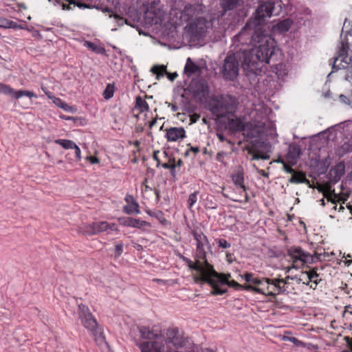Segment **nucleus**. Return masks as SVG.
<instances>
[{
  "label": "nucleus",
  "mask_w": 352,
  "mask_h": 352,
  "mask_svg": "<svg viewBox=\"0 0 352 352\" xmlns=\"http://www.w3.org/2000/svg\"><path fill=\"white\" fill-rule=\"evenodd\" d=\"M96 234L109 230V223L106 221L95 222Z\"/></svg>",
  "instance_id": "cd10ccee"
},
{
  "label": "nucleus",
  "mask_w": 352,
  "mask_h": 352,
  "mask_svg": "<svg viewBox=\"0 0 352 352\" xmlns=\"http://www.w3.org/2000/svg\"><path fill=\"white\" fill-rule=\"evenodd\" d=\"M109 229L112 231L118 232V228L114 223L109 224Z\"/></svg>",
  "instance_id": "5fc2aeb1"
},
{
  "label": "nucleus",
  "mask_w": 352,
  "mask_h": 352,
  "mask_svg": "<svg viewBox=\"0 0 352 352\" xmlns=\"http://www.w3.org/2000/svg\"><path fill=\"white\" fill-rule=\"evenodd\" d=\"M242 278L247 282L255 285L254 292L265 296H275L281 294V289L276 285L275 278L254 277L252 273H246Z\"/></svg>",
  "instance_id": "39448f33"
},
{
  "label": "nucleus",
  "mask_w": 352,
  "mask_h": 352,
  "mask_svg": "<svg viewBox=\"0 0 352 352\" xmlns=\"http://www.w3.org/2000/svg\"><path fill=\"white\" fill-rule=\"evenodd\" d=\"M162 166L166 169H170L172 174H173V172H174L176 165L174 163H171V164L164 163V164H162Z\"/></svg>",
  "instance_id": "58836bf2"
},
{
  "label": "nucleus",
  "mask_w": 352,
  "mask_h": 352,
  "mask_svg": "<svg viewBox=\"0 0 352 352\" xmlns=\"http://www.w3.org/2000/svg\"><path fill=\"white\" fill-rule=\"evenodd\" d=\"M81 322L83 326L89 331H91L93 335L96 334L98 324L92 315H88L87 317L82 318L81 319Z\"/></svg>",
  "instance_id": "dca6fc26"
},
{
  "label": "nucleus",
  "mask_w": 352,
  "mask_h": 352,
  "mask_svg": "<svg viewBox=\"0 0 352 352\" xmlns=\"http://www.w3.org/2000/svg\"><path fill=\"white\" fill-rule=\"evenodd\" d=\"M292 23L293 21L290 19H285L275 24L272 27V31L274 33H285L290 29Z\"/></svg>",
  "instance_id": "4468645a"
},
{
  "label": "nucleus",
  "mask_w": 352,
  "mask_h": 352,
  "mask_svg": "<svg viewBox=\"0 0 352 352\" xmlns=\"http://www.w3.org/2000/svg\"><path fill=\"white\" fill-rule=\"evenodd\" d=\"M63 110H65V111H67V112H71V113H74L76 111V108H74V107H72L70 105H69L67 103H66L65 102V103L63 104L62 108Z\"/></svg>",
  "instance_id": "4c0bfd02"
},
{
  "label": "nucleus",
  "mask_w": 352,
  "mask_h": 352,
  "mask_svg": "<svg viewBox=\"0 0 352 352\" xmlns=\"http://www.w3.org/2000/svg\"><path fill=\"white\" fill-rule=\"evenodd\" d=\"M322 280L317 273L316 269L311 270L310 274V288L316 289L318 283Z\"/></svg>",
  "instance_id": "aec40b11"
},
{
  "label": "nucleus",
  "mask_w": 352,
  "mask_h": 352,
  "mask_svg": "<svg viewBox=\"0 0 352 352\" xmlns=\"http://www.w3.org/2000/svg\"><path fill=\"white\" fill-rule=\"evenodd\" d=\"M339 98H340V101L342 103H344V104H349V100L344 94H340Z\"/></svg>",
  "instance_id": "a18cd8bd"
},
{
  "label": "nucleus",
  "mask_w": 352,
  "mask_h": 352,
  "mask_svg": "<svg viewBox=\"0 0 352 352\" xmlns=\"http://www.w3.org/2000/svg\"><path fill=\"white\" fill-rule=\"evenodd\" d=\"M232 181L235 186L241 189L242 192H244L245 201H248V196L246 193L247 188L244 185V171L242 166H239L235 170V173L231 176Z\"/></svg>",
  "instance_id": "1a4fd4ad"
},
{
  "label": "nucleus",
  "mask_w": 352,
  "mask_h": 352,
  "mask_svg": "<svg viewBox=\"0 0 352 352\" xmlns=\"http://www.w3.org/2000/svg\"><path fill=\"white\" fill-rule=\"evenodd\" d=\"M62 118L65 119V120H72V117H66V116H64V117H61Z\"/></svg>",
  "instance_id": "e2e57ef3"
},
{
  "label": "nucleus",
  "mask_w": 352,
  "mask_h": 352,
  "mask_svg": "<svg viewBox=\"0 0 352 352\" xmlns=\"http://www.w3.org/2000/svg\"><path fill=\"white\" fill-rule=\"evenodd\" d=\"M201 352H215V351H213L212 350L209 349H204L201 351Z\"/></svg>",
  "instance_id": "680f3d73"
},
{
  "label": "nucleus",
  "mask_w": 352,
  "mask_h": 352,
  "mask_svg": "<svg viewBox=\"0 0 352 352\" xmlns=\"http://www.w3.org/2000/svg\"><path fill=\"white\" fill-rule=\"evenodd\" d=\"M321 202H322V205L324 206V200L323 199H321Z\"/></svg>",
  "instance_id": "69168bd1"
},
{
  "label": "nucleus",
  "mask_w": 352,
  "mask_h": 352,
  "mask_svg": "<svg viewBox=\"0 0 352 352\" xmlns=\"http://www.w3.org/2000/svg\"><path fill=\"white\" fill-rule=\"evenodd\" d=\"M188 267L190 270L197 272V274L194 276V280L196 283L206 282L211 285L212 291L211 294L213 295H221L227 292L225 285L232 287L238 289L241 285L235 280H230L231 277L230 274H218L212 265L208 267H201L199 264L194 265L192 262L188 258H184Z\"/></svg>",
  "instance_id": "f03ea898"
},
{
  "label": "nucleus",
  "mask_w": 352,
  "mask_h": 352,
  "mask_svg": "<svg viewBox=\"0 0 352 352\" xmlns=\"http://www.w3.org/2000/svg\"><path fill=\"white\" fill-rule=\"evenodd\" d=\"M217 137L221 142H224L226 138L222 133H217Z\"/></svg>",
  "instance_id": "bf43d9fd"
},
{
  "label": "nucleus",
  "mask_w": 352,
  "mask_h": 352,
  "mask_svg": "<svg viewBox=\"0 0 352 352\" xmlns=\"http://www.w3.org/2000/svg\"><path fill=\"white\" fill-rule=\"evenodd\" d=\"M45 94L49 97V96H52L51 92L45 91Z\"/></svg>",
  "instance_id": "0e129e2a"
},
{
  "label": "nucleus",
  "mask_w": 352,
  "mask_h": 352,
  "mask_svg": "<svg viewBox=\"0 0 352 352\" xmlns=\"http://www.w3.org/2000/svg\"><path fill=\"white\" fill-rule=\"evenodd\" d=\"M85 45L87 47H88L89 49H90L92 51H94V52H95L96 53H98V54L103 53L104 52V50L103 47H98L96 44H94V43H91V42H89V41H86L85 43Z\"/></svg>",
  "instance_id": "7c9ffc66"
},
{
  "label": "nucleus",
  "mask_w": 352,
  "mask_h": 352,
  "mask_svg": "<svg viewBox=\"0 0 352 352\" xmlns=\"http://www.w3.org/2000/svg\"><path fill=\"white\" fill-rule=\"evenodd\" d=\"M49 98L52 99L53 102L58 107L62 108L63 104L65 103L60 98L54 97L53 96H49Z\"/></svg>",
  "instance_id": "c9c22d12"
},
{
  "label": "nucleus",
  "mask_w": 352,
  "mask_h": 352,
  "mask_svg": "<svg viewBox=\"0 0 352 352\" xmlns=\"http://www.w3.org/2000/svg\"><path fill=\"white\" fill-rule=\"evenodd\" d=\"M217 243L219 248L223 249L229 248L231 246V244L224 239H217Z\"/></svg>",
  "instance_id": "f704fd0d"
},
{
  "label": "nucleus",
  "mask_w": 352,
  "mask_h": 352,
  "mask_svg": "<svg viewBox=\"0 0 352 352\" xmlns=\"http://www.w3.org/2000/svg\"><path fill=\"white\" fill-rule=\"evenodd\" d=\"M225 155L224 153H218L217 155V160L219 162H222V158Z\"/></svg>",
  "instance_id": "864d4df0"
},
{
  "label": "nucleus",
  "mask_w": 352,
  "mask_h": 352,
  "mask_svg": "<svg viewBox=\"0 0 352 352\" xmlns=\"http://www.w3.org/2000/svg\"><path fill=\"white\" fill-rule=\"evenodd\" d=\"M254 167L256 168L257 172L261 175L263 177H268V174L267 173H265V171L264 170H259L258 169L255 165H254Z\"/></svg>",
  "instance_id": "8fccbe9b"
},
{
  "label": "nucleus",
  "mask_w": 352,
  "mask_h": 352,
  "mask_svg": "<svg viewBox=\"0 0 352 352\" xmlns=\"http://www.w3.org/2000/svg\"><path fill=\"white\" fill-rule=\"evenodd\" d=\"M54 142L65 149H73L74 147H76V144L70 140L58 139Z\"/></svg>",
  "instance_id": "4be33fe9"
},
{
  "label": "nucleus",
  "mask_w": 352,
  "mask_h": 352,
  "mask_svg": "<svg viewBox=\"0 0 352 352\" xmlns=\"http://www.w3.org/2000/svg\"><path fill=\"white\" fill-rule=\"evenodd\" d=\"M283 340L285 341H289V342L294 343L297 346H304V343L302 341L298 340L295 337L285 336H283Z\"/></svg>",
  "instance_id": "473e14b6"
},
{
  "label": "nucleus",
  "mask_w": 352,
  "mask_h": 352,
  "mask_svg": "<svg viewBox=\"0 0 352 352\" xmlns=\"http://www.w3.org/2000/svg\"><path fill=\"white\" fill-rule=\"evenodd\" d=\"M268 112L269 109L263 103H259L252 110L250 116L256 125L261 126L267 120Z\"/></svg>",
  "instance_id": "6e6552de"
},
{
  "label": "nucleus",
  "mask_w": 352,
  "mask_h": 352,
  "mask_svg": "<svg viewBox=\"0 0 352 352\" xmlns=\"http://www.w3.org/2000/svg\"><path fill=\"white\" fill-rule=\"evenodd\" d=\"M23 96H27L28 98H36L37 96L34 92L28 91V90H19L15 91L14 98L16 99H19Z\"/></svg>",
  "instance_id": "b1692460"
},
{
  "label": "nucleus",
  "mask_w": 352,
  "mask_h": 352,
  "mask_svg": "<svg viewBox=\"0 0 352 352\" xmlns=\"http://www.w3.org/2000/svg\"><path fill=\"white\" fill-rule=\"evenodd\" d=\"M226 260L229 263H232V254L231 253H226Z\"/></svg>",
  "instance_id": "603ef678"
},
{
  "label": "nucleus",
  "mask_w": 352,
  "mask_h": 352,
  "mask_svg": "<svg viewBox=\"0 0 352 352\" xmlns=\"http://www.w3.org/2000/svg\"><path fill=\"white\" fill-rule=\"evenodd\" d=\"M282 10V1L281 0H261V4L256 9L254 19H250L246 23L245 26L241 30L239 34V37L241 40L246 35L250 36L254 31L253 36L257 32L265 34L259 26L265 19L270 18L273 15H278Z\"/></svg>",
  "instance_id": "7ed1b4c3"
},
{
  "label": "nucleus",
  "mask_w": 352,
  "mask_h": 352,
  "mask_svg": "<svg viewBox=\"0 0 352 352\" xmlns=\"http://www.w3.org/2000/svg\"><path fill=\"white\" fill-rule=\"evenodd\" d=\"M73 149L75 150V155L78 161L81 160V151L80 148L76 144V147H74Z\"/></svg>",
  "instance_id": "a19ab883"
},
{
  "label": "nucleus",
  "mask_w": 352,
  "mask_h": 352,
  "mask_svg": "<svg viewBox=\"0 0 352 352\" xmlns=\"http://www.w3.org/2000/svg\"><path fill=\"white\" fill-rule=\"evenodd\" d=\"M157 122V120L154 119L149 123V128L151 129Z\"/></svg>",
  "instance_id": "052dcab7"
},
{
  "label": "nucleus",
  "mask_w": 352,
  "mask_h": 352,
  "mask_svg": "<svg viewBox=\"0 0 352 352\" xmlns=\"http://www.w3.org/2000/svg\"><path fill=\"white\" fill-rule=\"evenodd\" d=\"M123 250V245L122 243L116 245V252L117 256H120Z\"/></svg>",
  "instance_id": "79ce46f5"
},
{
  "label": "nucleus",
  "mask_w": 352,
  "mask_h": 352,
  "mask_svg": "<svg viewBox=\"0 0 352 352\" xmlns=\"http://www.w3.org/2000/svg\"><path fill=\"white\" fill-rule=\"evenodd\" d=\"M198 193L199 192L196 191L189 195L188 199V206L189 208H192L194 204L197 202Z\"/></svg>",
  "instance_id": "72a5a7b5"
},
{
  "label": "nucleus",
  "mask_w": 352,
  "mask_h": 352,
  "mask_svg": "<svg viewBox=\"0 0 352 352\" xmlns=\"http://www.w3.org/2000/svg\"><path fill=\"white\" fill-rule=\"evenodd\" d=\"M63 9H68L72 10L73 8H75L76 6L78 7L79 8H89L90 6L89 5H87L85 3H76L74 0H69V5L66 7L65 4L63 5Z\"/></svg>",
  "instance_id": "bb28decb"
},
{
  "label": "nucleus",
  "mask_w": 352,
  "mask_h": 352,
  "mask_svg": "<svg viewBox=\"0 0 352 352\" xmlns=\"http://www.w3.org/2000/svg\"><path fill=\"white\" fill-rule=\"evenodd\" d=\"M118 222L120 225L126 227L140 228L144 226H149V223L145 221L140 219H136L132 217H120L118 218Z\"/></svg>",
  "instance_id": "ddd939ff"
},
{
  "label": "nucleus",
  "mask_w": 352,
  "mask_h": 352,
  "mask_svg": "<svg viewBox=\"0 0 352 352\" xmlns=\"http://www.w3.org/2000/svg\"><path fill=\"white\" fill-rule=\"evenodd\" d=\"M159 151H155L153 153V159L157 162V166L160 164V160L157 157Z\"/></svg>",
  "instance_id": "6e6d98bb"
},
{
  "label": "nucleus",
  "mask_w": 352,
  "mask_h": 352,
  "mask_svg": "<svg viewBox=\"0 0 352 352\" xmlns=\"http://www.w3.org/2000/svg\"><path fill=\"white\" fill-rule=\"evenodd\" d=\"M124 201L126 204L123 207V212L127 214H138L140 213V206L133 195L127 194Z\"/></svg>",
  "instance_id": "9d476101"
},
{
  "label": "nucleus",
  "mask_w": 352,
  "mask_h": 352,
  "mask_svg": "<svg viewBox=\"0 0 352 352\" xmlns=\"http://www.w3.org/2000/svg\"><path fill=\"white\" fill-rule=\"evenodd\" d=\"M200 72L201 67L195 63L190 58H188L184 69V74L190 77L193 74H199Z\"/></svg>",
  "instance_id": "2eb2a0df"
},
{
  "label": "nucleus",
  "mask_w": 352,
  "mask_h": 352,
  "mask_svg": "<svg viewBox=\"0 0 352 352\" xmlns=\"http://www.w3.org/2000/svg\"><path fill=\"white\" fill-rule=\"evenodd\" d=\"M342 147L346 151H352V147H350L347 144H344Z\"/></svg>",
  "instance_id": "13d9d810"
},
{
  "label": "nucleus",
  "mask_w": 352,
  "mask_h": 352,
  "mask_svg": "<svg viewBox=\"0 0 352 352\" xmlns=\"http://www.w3.org/2000/svg\"><path fill=\"white\" fill-rule=\"evenodd\" d=\"M78 309H79V316L80 319L85 317H87L88 315H91V314L89 311V308L82 304H80L78 305Z\"/></svg>",
  "instance_id": "2f4dec72"
},
{
  "label": "nucleus",
  "mask_w": 352,
  "mask_h": 352,
  "mask_svg": "<svg viewBox=\"0 0 352 352\" xmlns=\"http://www.w3.org/2000/svg\"><path fill=\"white\" fill-rule=\"evenodd\" d=\"M305 177L302 174L300 173H294L291 177L289 182L291 183L299 184L302 183L305 180Z\"/></svg>",
  "instance_id": "c756f323"
},
{
  "label": "nucleus",
  "mask_w": 352,
  "mask_h": 352,
  "mask_svg": "<svg viewBox=\"0 0 352 352\" xmlns=\"http://www.w3.org/2000/svg\"><path fill=\"white\" fill-rule=\"evenodd\" d=\"M190 151L196 154L199 152V148L198 146H191Z\"/></svg>",
  "instance_id": "4d7b16f0"
},
{
  "label": "nucleus",
  "mask_w": 352,
  "mask_h": 352,
  "mask_svg": "<svg viewBox=\"0 0 352 352\" xmlns=\"http://www.w3.org/2000/svg\"><path fill=\"white\" fill-rule=\"evenodd\" d=\"M114 93V86L111 84H108L103 92L104 98L108 100L113 97Z\"/></svg>",
  "instance_id": "c85d7f7f"
},
{
  "label": "nucleus",
  "mask_w": 352,
  "mask_h": 352,
  "mask_svg": "<svg viewBox=\"0 0 352 352\" xmlns=\"http://www.w3.org/2000/svg\"><path fill=\"white\" fill-rule=\"evenodd\" d=\"M254 289H255V285H253L251 283H248V284H247V285H241V287H239V288L238 289H245V290L252 291V292H254Z\"/></svg>",
  "instance_id": "e433bc0d"
},
{
  "label": "nucleus",
  "mask_w": 352,
  "mask_h": 352,
  "mask_svg": "<svg viewBox=\"0 0 352 352\" xmlns=\"http://www.w3.org/2000/svg\"><path fill=\"white\" fill-rule=\"evenodd\" d=\"M167 74H168V79L171 81H173L177 77V73Z\"/></svg>",
  "instance_id": "3c124183"
},
{
  "label": "nucleus",
  "mask_w": 352,
  "mask_h": 352,
  "mask_svg": "<svg viewBox=\"0 0 352 352\" xmlns=\"http://www.w3.org/2000/svg\"><path fill=\"white\" fill-rule=\"evenodd\" d=\"M287 256L292 265L286 268V272H289L292 269L300 268L313 261L312 256L298 246H292L288 248Z\"/></svg>",
  "instance_id": "0eeeda50"
},
{
  "label": "nucleus",
  "mask_w": 352,
  "mask_h": 352,
  "mask_svg": "<svg viewBox=\"0 0 352 352\" xmlns=\"http://www.w3.org/2000/svg\"><path fill=\"white\" fill-rule=\"evenodd\" d=\"M258 157H260V159H261V160H269L270 159V155L267 153H258Z\"/></svg>",
  "instance_id": "09e8293b"
},
{
  "label": "nucleus",
  "mask_w": 352,
  "mask_h": 352,
  "mask_svg": "<svg viewBox=\"0 0 352 352\" xmlns=\"http://www.w3.org/2000/svg\"><path fill=\"white\" fill-rule=\"evenodd\" d=\"M310 274L311 270L308 272H301L299 274L300 284L302 283L303 285H309L310 287Z\"/></svg>",
  "instance_id": "393cba45"
},
{
  "label": "nucleus",
  "mask_w": 352,
  "mask_h": 352,
  "mask_svg": "<svg viewBox=\"0 0 352 352\" xmlns=\"http://www.w3.org/2000/svg\"><path fill=\"white\" fill-rule=\"evenodd\" d=\"M291 280L295 282L296 284H300L299 274L295 276H291Z\"/></svg>",
  "instance_id": "de8ad7c7"
},
{
  "label": "nucleus",
  "mask_w": 352,
  "mask_h": 352,
  "mask_svg": "<svg viewBox=\"0 0 352 352\" xmlns=\"http://www.w3.org/2000/svg\"><path fill=\"white\" fill-rule=\"evenodd\" d=\"M281 163H283V168L284 170L287 172V173H294V170L292 169V167L289 166L288 165H287L283 161H281Z\"/></svg>",
  "instance_id": "c03bdc74"
},
{
  "label": "nucleus",
  "mask_w": 352,
  "mask_h": 352,
  "mask_svg": "<svg viewBox=\"0 0 352 352\" xmlns=\"http://www.w3.org/2000/svg\"><path fill=\"white\" fill-rule=\"evenodd\" d=\"M135 107L138 109L140 112L148 111L149 109L148 103L140 96L136 98Z\"/></svg>",
  "instance_id": "412c9836"
},
{
  "label": "nucleus",
  "mask_w": 352,
  "mask_h": 352,
  "mask_svg": "<svg viewBox=\"0 0 352 352\" xmlns=\"http://www.w3.org/2000/svg\"><path fill=\"white\" fill-rule=\"evenodd\" d=\"M254 47L249 51H243L228 56L223 66L222 74L226 80H234L239 74V60L241 67L247 72L257 74L261 70V64L269 63L271 56L275 54L276 41L270 35L257 32L253 36Z\"/></svg>",
  "instance_id": "f257e3e1"
},
{
  "label": "nucleus",
  "mask_w": 352,
  "mask_h": 352,
  "mask_svg": "<svg viewBox=\"0 0 352 352\" xmlns=\"http://www.w3.org/2000/svg\"><path fill=\"white\" fill-rule=\"evenodd\" d=\"M291 276H287L285 278H275V283L276 285H278L281 289V294L285 292H288L290 289Z\"/></svg>",
  "instance_id": "6ab92c4d"
},
{
  "label": "nucleus",
  "mask_w": 352,
  "mask_h": 352,
  "mask_svg": "<svg viewBox=\"0 0 352 352\" xmlns=\"http://www.w3.org/2000/svg\"><path fill=\"white\" fill-rule=\"evenodd\" d=\"M15 90L9 85L3 83H0V93L5 95L10 96L12 98L14 96Z\"/></svg>",
  "instance_id": "a878e982"
},
{
  "label": "nucleus",
  "mask_w": 352,
  "mask_h": 352,
  "mask_svg": "<svg viewBox=\"0 0 352 352\" xmlns=\"http://www.w3.org/2000/svg\"><path fill=\"white\" fill-rule=\"evenodd\" d=\"M300 154V148L297 146H294L289 148L287 154V159L289 163L294 164L296 163L297 159Z\"/></svg>",
  "instance_id": "f3484780"
},
{
  "label": "nucleus",
  "mask_w": 352,
  "mask_h": 352,
  "mask_svg": "<svg viewBox=\"0 0 352 352\" xmlns=\"http://www.w3.org/2000/svg\"><path fill=\"white\" fill-rule=\"evenodd\" d=\"M248 153L252 155V160H260V157H258V153H254L252 150H250Z\"/></svg>",
  "instance_id": "49530a36"
},
{
  "label": "nucleus",
  "mask_w": 352,
  "mask_h": 352,
  "mask_svg": "<svg viewBox=\"0 0 352 352\" xmlns=\"http://www.w3.org/2000/svg\"><path fill=\"white\" fill-rule=\"evenodd\" d=\"M12 21H8L4 19H0V27L10 28L12 27Z\"/></svg>",
  "instance_id": "ea45409f"
},
{
  "label": "nucleus",
  "mask_w": 352,
  "mask_h": 352,
  "mask_svg": "<svg viewBox=\"0 0 352 352\" xmlns=\"http://www.w3.org/2000/svg\"><path fill=\"white\" fill-rule=\"evenodd\" d=\"M347 21L345 19L340 36V44L338 46V56L335 58L333 71L338 69L346 70L345 80L352 82V56L349 52L352 48V29H347Z\"/></svg>",
  "instance_id": "20e7f679"
},
{
  "label": "nucleus",
  "mask_w": 352,
  "mask_h": 352,
  "mask_svg": "<svg viewBox=\"0 0 352 352\" xmlns=\"http://www.w3.org/2000/svg\"><path fill=\"white\" fill-rule=\"evenodd\" d=\"M236 107V99L230 96H226L222 98L220 109L221 110V116L228 113H232Z\"/></svg>",
  "instance_id": "f8f14e48"
},
{
  "label": "nucleus",
  "mask_w": 352,
  "mask_h": 352,
  "mask_svg": "<svg viewBox=\"0 0 352 352\" xmlns=\"http://www.w3.org/2000/svg\"><path fill=\"white\" fill-rule=\"evenodd\" d=\"M182 161L179 160L177 162V166H181Z\"/></svg>",
  "instance_id": "338daca9"
},
{
  "label": "nucleus",
  "mask_w": 352,
  "mask_h": 352,
  "mask_svg": "<svg viewBox=\"0 0 352 352\" xmlns=\"http://www.w3.org/2000/svg\"><path fill=\"white\" fill-rule=\"evenodd\" d=\"M166 132V138L168 142L181 141L186 137V131L183 127H170Z\"/></svg>",
  "instance_id": "9b49d317"
},
{
  "label": "nucleus",
  "mask_w": 352,
  "mask_h": 352,
  "mask_svg": "<svg viewBox=\"0 0 352 352\" xmlns=\"http://www.w3.org/2000/svg\"><path fill=\"white\" fill-rule=\"evenodd\" d=\"M78 232L84 235L96 234L95 223L91 224H82L78 227Z\"/></svg>",
  "instance_id": "a211bd4d"
},
{
  "label": "nucleus",
  "mask_w": 352,
  "mask_h": 352,
  "mask_svg": "<svg viewBox=\"0 0 352 352\" xmlns=\"http://www.w3.org/2000/svg\"><path fill=\"white\" fill-rule=\"evenodd\" d=\"M173 110L174 111H176V107H175V106H173Z\"/></svg>",
  "instance_id": "774afa93"
},
{
  "label": "nucleus",
  "mask_w": 352,
  "mask_h": 352,
  "mask_svg": "<svg viewBox=\"0 0 352 352\" xmlns=\"http://www.w3.org/2000/svg\"><path fill=\"white\" fill-rule=\"evenodd\" d=\"M192 234L197 242L196 255L197 259L192 264H199L201 267H208L210 265L206 258V250H210V246L207 236L201 231L194 230Z\"/></svg>",
  "instance_id": "423d86ee"
},
{
  "label": "nucleus",
  "mask_w": 352,
  "mask_h": 352,
  "mask_svg": "<svg viewBox=\"0 0 352 352\" xmlns=\"http://www.w3.org/2000/svg\"><path fill=\"white\" fill-rule=\"evenodd\" d=\"M86 160H89L91 164H98L99 163V159L94 156H87Z\"/></svg>",
  "instance_id": "37998d69"
},
{
  "label": "nucleus",
  "mask_w": 352,
  "mask_h": 352,
  "mask_svg": "<svg viewBox=\"0 0 352 352\" xmlns=\"http://www.w3.org/2000/svg\"><path fill=\"white\" fill-rule=\"evenodd\" d=\"M151 72L156 75L157 79H160L166 73V67L164 65H155L151 69Z\"/></svg>",
  "instance_id": "5701e85b"
}]
</instances>
